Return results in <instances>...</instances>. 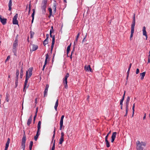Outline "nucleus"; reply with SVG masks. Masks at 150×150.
<instances>
[{
    "instance_id": "29",
    "label": "nucleus",
    "mask_w": 150,
    "mask_h": 150,
    "mask_svg": "<svg viewBox=\"0 0 150 150\" xmlns=\"http://www.w3.org/2000/svg\"><path fill=\"white\" fill-rule=\"evenodd\" d=\"M49 57V55L48 54H46V59L45 60L44 64L46 65L47 63V60Z\"/></svg>"
},
{
    "instance_id": "5",
    "label": "nucleus",
    "mask_w": 150,
    "mask_h": 150,
    "mask_svg": "<svg viewBox=\"0 0 150 150\" xmlns=\"http://www.w3.org/2000/svg\"><path fill=\"white\" fill-rule=\"evenodd\" d=\"M18 45V40L16 39L14 41L13 48V51L14 53H16L17 50V47Z\"/></svg>"
},
{
    "instance_id": "21",
    "label": "nucleus",
    "mask_w": 150,
    "mask_h": 150,
    "mask_svg": "<svg viewBox=\"0 0 150 150\" xmlns=\"http://www.w3.org/2000/svg\"><path fill=\"white\" fill-rule=\"evenodd\" d=\"M40 134V132L37 131V134L34 137V139L35 141L37 140V139Z\"/></svg>"
},
{
    "instance_id": "4",
    "label": "nucleus",
    "mask_w": 150,
    "mask_h": 150,
    "mask_svg": "<svg viewBox=\"0 0 150 150\" xmlns=\"http://www.w3.org/2000/svg\"><path fill=\"white\" fill-rule=\"evenodd\" d=\"M47 0H42V4L41 8L43 13L45 14L46 12V8L47 6Z\"/></svg>"
},
{
    "instance_id": "50",
    "label": "nucleus",
    "mask_w": 150,
    "mask_h": 150,
    "mask_svg": "<svg viewBox=\"0 0 150 150\" xmlns=\"http://www.w3.org/2000/svg\"><path fill=\"white\" fill-rule=\"evenodd\" d=\"M129 103H126V108H128Z\"/></svg>"
},
{
    "instance_id": "9",
    "label": "nucleus",
    "mask_w": 150,
    "mask_h": 150,
    "mask_svg": "<svg viewBox=\"0 0 150 150\" xmlns=\"http://www.w3.org/2000/svg\"><path fill=\"white\" fill-rule=\"evenodd\" d=\"M84 70L86 71H90L91 72H92L93 71L92 69L90 67V65H85L84 67Z\"/></svg>"
},
{
    "instance_id": "23",
    "label": "nucleus",
    "mask_w": 150,
    "mask_h": 150,
    "mask_svg": "<svg viewBox=\"0 0 150 150\" xmlns=\"http://www.w3.org/2000/svg\"><path fill=\"white\" fill-rule=\"evenodd\" d=\"M58 105V100L57 99L55 103L54 108L56 111L57 110V108Z\"/></svg>"
},
{
    "instance_id": "14",
    "label": "nucleus",
    "mask_w": 150,
    "mask_h": 150,
    "mask_svg": "<svg viewBox=\"0 0 150 150\" xmlns=\"http://www.w3.org/2000/svg\"><path fill=\"white\" fill-rule=\"evenodd\" d=\"M117 134V132H114L112 134V135L111 137V142H113L114 141L115 138L116 137V135Z\"/></svg>"
},
{
    "instance_id": "54",
    "label": "nucleus",
    "mask_w": 150,
    "mask_h": 150,
    "mask_svg": "<svg viewBox=\"0 0 150 150\" xmlns=\"http://www.w3.org/2000/svg\"><path fill=\"white\" fill-rule=\"evenodd\" d=\"M46 39H48L49 37V35L48 34H47L46 35Z\"/></svg>"
},
{
    "instance_id": "8",
    "label": "nucleus",
    "mask_w": 150,
    "mask_h": 150,
    "mask_svg": "<svg viewBox=\"0 0 150 150\" xmlns=\"http://www.w3.org/2000/svg\"><path fill=\"white\" fill-rule=\"evenodd\" d=\"M18 16V14L16 13L14 16L13 19V24H18V21L17 19Z\"/></svg>"
},
{
    "instance_id": "49",
    "label": "nucleus",
    "mask_w": 150,
    "mask_h": 150,
    "mask_svg": "<svg viewBox=\"0 0 150 150\" xmlns=\"http://www.w3.org/2000/svg\"><path fill=\"white\" fill-rule=\"evenodd\" d=\"M141 144H142V145H143L144 146H145L146 145V144L145 142H142L141 143Z\"/></svg>"
},
{
    "instance_id": "20",
    "label": "nucleus",
    "mask_w": 150,
    "mask_h": 150,
    "mask_svg": "<svg viewBox=\"0 0 150 150\" xmlns=\"http://www.w3.org/2000/svg\"><path fill=\"white\" fill-rule=\"evenodd\" d=\"M38 46L37 45L33 44L32 45V51H35L38 49Z\"/></svg>"
},
{
    "instance_id": "18",
    "label": "nucleus",
    "mask_w": 150,
    "mask_h": 150,
    "mask_svg": "<svg viewBox=\"0 0 150 150\" xmlns=\"http://www.w3.org/2000/svg\"><path fill=\"white\" fill-rule=\"evenodd\" d=\"M32 116L31 115L29 117L27 121V124L28 126H29L30 125V124L31 123L32 120Z\"/></svg>"
},
{
    "instance_id": "55",
    "label": "nucleus",
    "mask_w": 150,
    "mask_h": 150,
    "mask_svg": "<svg viewBox=\"0 0 150 150\" xmlns=\"http://www.w3.org/2000/svg\"><path fill=\"white\" fill-rule=\"evenodd\" d=\"M64 116L63 115H62L61 117L60 120H63V119L64 118Z\"/></svg>"
},
{
    "instance_id": "19",
    "label": "nucleus",
    "mask_w": 150,
    "mask_h": 150,
    "mask_svg": "<svg viewBox=\"0 0 150 150\" xmlns=\"http://www.w3.org/2000/svg\"><path fill=\"white\" fill-rule=\"evenodd\" d=\"M12 5V0H9V2L8 4V10L9 11H11L12 8L11 6Z\"/></svg>"
},
{
    "instance_id": "46",
    "label": "nucleus",
    "mask_w": 150,
    "mask_h": 150,
    "mask_svg": "<svg viewBox=\"0 0 150 150\" xmlns=\"http://www.w3.org/2000/svg\"><path fill=\"white\" fill-rule=\"evenodd\" d=\"M86 36H85V37L83 39L82 41V44H83L85 40H86Z\"/></svg>"
},
{
    "instance_id": "47",
    "label": "nucleus",
    "mask_w": 150,
    "mask_h": 150,
    "mask_svg": "<svg viewBox=\"0 0 150 150\" xmlns=\"http://www.w3.org/2000/svg\"><path fill=\"white\" fill-rule=\"evenodd\" d=\"M74 48L73 50L72 51L71 54V55H70V58H71V59H72V54L73 53V52H74Z\"/></svg>"
},
{
    "instance_id": "64",
    "label": "nucleus",
    "mask_w": 150,
    "mask_h": 150,
    "mask_svg": "<svg viewBox=\"0 0 150 150\" xmlns=\"http://www.w3.org/2000/svg\"><path fill=\"white\" fill-rule=\"evenodd\" d=\"M149 57L150 58V51L149 52Z\"/></svg>"
},
{
    "instance_id": "30",
    "label": "nucleus",
    "mask_w": 150,
    "mask_h": 150,
    "mask_svg": "<svg viewBox=\"0 0 150 150\" xmlns=\"http://www.w3.org/2000/svg\"><path fill=\"white\" fill-rule=\"evenodd\" d=\"M33 142L32 141H30V145L29 146V149L30 150H31L32 147L33 145Z\"/></svg>"
},
{
    "instance_id": "33",
    "label": "nucleus",
    "mask_w": 150,
    "mask_h": 150,
    "mask_svg": "<svg viewBox=\"0 0 150 150\" xmlns=\"http://www.w3.org/2000/svg\"><path fill=\"white\" fill-rule=\"evenodd\" d=\"M55 147V140L54 141V142L51 149V150H54Z\"/></svg>"
},
{
    "instance_id": "40",
    "label": "nucleus",
    "mask_w": 150,
    "mask_h": 150,
    "mask_svg": "<svg viewBox=\"0 0 150 150\" xmlns=\"http://www.w3.org/2000/svg\"><path fill=\"white\" fill-rule=\"evenodd\" d=\"M130 99V98L128 96L127 97V100H126V103H129Z\"/></svg>"
},
{
    "instance_id": "11",
    "label": "nucleus",
    "mask_w": 150,
    "mask_h": 150,
    "mask_svg": "<svg viewBox=\"0 0 150 150\" xmlns=\"http://www.w3.org/2000/svg\"><path fill=\"white\" fill-rule=\"evenodd\" d=\"M0 20L3 25H4L6 24L7 19L5 18H2L1 15H0Z\"/></svg>"
},
{
    "instance_id": "35",
    "label": "nucleus",
    "mask_w": 150,
    "mask_h": 150,
    "mask_svg": "<svg viewBox=\"0 0 150 150\" xmlns=\"http://www.w3.org/2000/svg\"><path fill=\"white\" fill-rule=\"evenodd\" d=\"M134 108H135V103H134L133 104V106L132 107V110H133V114L132 115V116H133V115L134 114Z\"/></svg>"
},
{
    "instance_id": "27",
    "label": "nucleus",
    "mask_w": 150,
    "mask_h": 150,
    "mask_svg": "<svg viewBox=\"0 0 150 150\" xmlns=\"http://www.w3.org/2000/svg\"><path fill=\"white\" fill-rule=\"evenodd\" d=\"M105 139V142L106 143V145L107 147H109L110 146V143L108 141V139Z\"/></svg>"
},
{
    "instance_id": "2",
    "label": "nucleus",
    "mask_w": 150,
    "mask_h": 150,
    "mask_svg": "<svg viewBox=\"0 0 150 150\" xmlns=\"http://www.w3.org/2000/svg\"><path fill=\"white\" fill-rule=\"evenodd\" d=\"M135 24V14H134L133 18V21L132 24L131 25V33L130 38V40H132V37L133 36V33L134 31V26Z\"/></svg>"
},
{
    "instance_id": "51",
    "label": "nucleus",
    "mask_w": 150,
    "mask_h": 150,
    "mask_svg": "<svg viewBox=\"0 0 150 150\" xmlns=\"http://www.w3.org/2000/svg\"><path fill=\"white\" fill-rule=\"evenodd\" d=\"M10 58V56H8L7 57V58L5 61V62H6L8 60H9V59Z\"/></svg>"
},
{
    "instance_id": "48",
    "label": "nucleus",
    "mask_w": 150,
    "mask_h": 150,
    "mask_svg": "<svg viewBox=\"0 0 150 150\" xmlns=\"http://www.w3.org/2000/svg\"><path fill=\"white\" fill-rule=\"evenodd\" d=\"M139 72V70L137 68L136 69V74H138Z\"/></svg>"
},
{
    "instance_id": "32",
    "label": "nucleus",
    "mask_w": 150,
    "mask_h": 150,
    "mask_svg": "<svg viewBox=\"0 0 150 150\" xmlns=\"http://www.w3.org/2000/svg\"><path fill=\"white\" fill-rule=\"evenodd\" d=\"M30 38H32L33 37V35L34 34V33L33 32L31 31L30 32Z\"/></svg>"
},
{
    "instance_id": "25",
    "label": "nucleus",
    "mask_w": 150,
    "mask_h": 150,
    "mask_svg": "<svg viewBox=\"0 0 150 150\" xmlns=\"http://www.w3.org/2000/svg\"><path fill=\"white\" fill-rule=\"evenodd\" d=\"M63 120H60V130H62V127L63 126Z\"/></svg>"
},
{
    "instance_id": "56",
    "label": "nucleus",
    "mask_w": 150,
    "mask_h": 150,
    "mask_svg": "<svg viewBox=\"0 0 150 150\" xmlns=\"http://www.w3.org/2000/svg\"><path fill=\"white\" fill-rule=\"evenodd\" d=\"M30 11V5L29 7V10L28 11V13H29Z\"/></svg>"
},
{
    "instance_id": "60",
    "label": "nucleus",
    "mask_w": 150,
    "mask_h": 150,
    "mask_svg": "<svg viewBox=\"0 0 150 150\" xmlns=\"http://www.w3.org/2000/svg\"><path fill=\"white\" fill-rule=\"evenodd\" d=\"M55 135H53L52 137V141L54 139V138Z\"/></svg>"
},
{
    "instance_id": "17",
    "label": "nucleus",
    "mask_w": 150,
    "mask_h": 150,
    "mask_svg": "<svg viewBox=\"0 0 150 150\" xmlns=\"http://www.w3.org/2000/svg\"><path fill=\"white\" fill-rule=\"evenodd\" d=\"M52 8L53 10V12L54 13H55L56 11L57 4L56 2L55 1H54V2L53 3Z\"/></svg>"
},
{
    "instance_id": "43",
    "label": "nucleus",
    "mask_w": 150,
    "mask_h": 150,
    "mask_svg": "<svg viewBox=\"0 0 150 150\" xmlns=\"http://www.w3.org/2000/svg\"><path fill=\"white\" fill-rule=\"evenodd\" d=\"M33 13L32 14L31 16H32V18H33V19H34V14H35V10H34V9H33Z\"/></svg>"
},
{
    "instance_id": "53",
    "label": "nucleus",
    "mask_w": 150,
    "mask_h": 150,
    "mask_svg": "<svg viewBox=\"0 0 150 150\" xmlns=\"http://www.w3.org/2000/svg\"><path fill=\"white\" fill-rule=\"evenodd\" d=\"M55 127H54V130L53 131V134L54 135H55Z\"/></svg>"
},
{
    "instance_id": "62",
    "label": "nucleus",
    "mask_w": 150,
    "mask_h": 150,
    "mask_svg": "<svg viewBox=\"0 0 150 150\" xmlns=\"http://www.w3.org/2000/svg\"><path fill=\"white\" fill-rule=\"evenodd\" d=\"M76 43H77V42H76V40H75V41H74V45H76Z\"/></svg>"
},
{
    "instance_id": "31",
    "label": "nucleus",
    "mask_w": 150,
    "mask_h": 150,
    "mask_svg": "<svg viewBox=\"0 0 150 150\" xmlns=\"http://www.w3.org/2000/svg\"><path fill=\"white\" fill-rule=\"evenodd\" d=\"M48 39H46L44 41L43 44L44 46H45L48 43Z\"/></svg>"
},
{
    "instance_id": "61",
    "label": "nucleus",
    "mask_w": 150,
    "mask_h": 150,
    "mask_svg": "<svg viewBox=\"0 0 150 150\" xmlns=\"http://www.w3.org/2000/svg\"><path fill=\"white\" fill-rule=\"evenodd\" d=\"M129 71H128V70L127 72V75H129Z\"/></svg>"
},
{
    "instance_id": "12",
    "label": "nucleus",
    "mask_w": 150,
    "mask_h": 150,
    "mask_svg": "<svg viewBox=\"0 0 150 150\" xmlns=\"http://www.w3.org/2000/svg\"><path fill=\"white\" fill-rule=\"evenodd\" d=\"M49 87V85L48 84H46L45 90L44 91V97H46L47 96V93Z\"/></svg>"
},
{
    "instance_id": "16",
    "label": "nucleus",
    "mask_w": 150,
    "mask_h": 150,
    "mask_svg": "<svg viewBox=\"0 0 150 150\" xmlns=\"http://www.w3.org/2000/svg\"><path fill=\"white\" fill-rule=\"evenodd\" d=\"M146 28L145 26H144L143 27V35H144L146 37V40L147 39V35L146 32Z\"/></svg>"
},
{
    "instance_id": "58",
    "label": "nucleus",
    "mask_w": 150,
    "mask_h": 150,
    "mask_svg": "<svg viewBox=\"0 0 150 150\" xmlns=\"http://www.w3.org/2000/svg\"><path fill=\"white\" fill-rule=\"evenodd\" d=\"M150 62V57H149L148 61V63H149Z\"/></svg>"
},
{
    "instance_id": "15",
    "label": "nucleus",
    "mask_w": 150,
    "mask_h": 150,
    "mask_svg": "<svg viewBox=\"0 0 150 150\" xmlns=\"http://www.w3.org/2000/svg\"><path fill=\"white\" fill-rule=\"evenodd\" d=\"M10 139L9 138L7 139V141L6 143L4 150H7L10 142Z\"/></svg>"
},
{
    "instance_id": "34",
    "label": "nucleus",
    "mask_w": 150,
    "mask_h": 150,
    "mask_svg": "<svg viewBox=\"0 0 150 150\" xmlns=\"http://www.w3.org/2000/svg\"><path fill=\"white\" fill-rule=\"evenodd\" d=\"M9 96V94L8 93H6V100L7 102H8L9 99L8 97Z\"/></svg>"
},
{
    "instance_id": "6",
    "label": "nucleus",
    "mask_w": 150,
    "mask_h": 150,
    "mask_svg": "<svg viewBox=\"0 0 150 150\" xmlns=\"http://www.w3.org/2000/svg\"><path fill=\"white\" fill-rule=\"evenodd\" d=\"M26 140V136L24 135L23 137L21 143V148L23 149V150H24L25 149Z\"/></svg>"
},
{
    "instance_id": "59",
    "label": "nucleus",
    "mask_w": 150,
    "mask_h": 150,
    "mask_svg": "<svg viewBox=\"0 0 150 150\" xmlns=\"http://www.w3.org/2000/svg\"><path fill=\"white\" fill-rule=\"evenodd\" d=\"M129 111V109L128 108H126V112H127V113H128V112Z\"/></svg>"
},
{
    "instance_id": "28",
    "label": "nucleus",
    "mask_w": 150,
    "mask_h": 150,
    "mask_svg": "<svg viewBox=\"0 0 150 150\" xmlns=\"http://www.w3.org/2000/svg\"><path fill=\"white\" fill-rule=\"evenodd\" d=\"M23 67H22L21 68V73H20L21 78H22V77L23 76Z\"/></svg>"
},
{
    "instance_id": "13",
    "label": "nucleus",
    "mask_w": 150,
    "mask_h": 150,
    "mask_svg": "<svg viewBox=\"0 0 150 150\" xmlns=\"http://www.w3.org/2000/svg\"><path fill=\"white\" fill-rule=\"evenodd\" d=\"M54 42H55V35H54L52 37V45L51 47V52H52V51L53 50L54 45Z\"/></svg>"
},
{
    "instance_id": "52",
    "label": "nucleus",
    "mask_w": 150,
    "mask_h": 150,
    "mask_svg": "<svg viewBox=\"0 0 150 150\" xmlns=\"http://www.w3.org/2000/svg\"><path fill=\"white\" fill-rule=\"evenodd\" d=\"M123 101H122V100H120V104L121 105H123Z\"/></svg>"
},
{
    "instance_id": "63",
    "label": "nucleus",
    "mask_w": 150,
    "mask_h": 150,
    "mask_svg": "<svg viewBox=\"0 0 150 150\" xmlns=\"http://www.w3.org/2000/svg\"><path fill=\"white\" fill-rule=\"evenodd\" d=\"M131 66H132V64L130 63L129 64V68H131Z\"/></svg>"
},
{
    "instance_id": "39",
    "label": "nucleus",
    "mask_w": 150,
    "mask_h": 150,
    "mask_svg": "<svg viewBox=\"0 0 150 150\" xmlns=\"http://www.w3.org/2000/svg\"><path fill=\"white\" fill-rule=\"evenodd\" d=\"M18 80H15V87L16 88L18 86Z\"/></svg>"
},
{
    "instance_id": "26",
    "label": "nucleus",
    "mask_w": 150,
    "mask_h": 150,
    "mask_svg": "<svg viewBox=\"0 0 150 150\" xmlns=\"http://www.w3.org/2000/svg\"><path fill=\"white\" fill-rule=\"evenodd\" d=\"M19 71L18 70H16V77L15 78V80H18V76L19 74Z\"/></svg>"
},
{
    "instance_id": "57",
    "label": "nucleus",
    "mask_w": 150,
    "mask_h": 150,
    "mask_svg": "<svg viewBox=\"0 0 150 150\" xmlns=\"http://www.w3.org/2000/svg\"><path fill=\"white\" fill-rule=\"evenodd\" d=\"M146 113H145L144 114V117H143V119L144 120V119H145V118H146Z\"/></svg>"
},
{
    "instance_id": "41",
    "label": "nucleus",
    "mask_w": 150,
    "mask_h": 150,
    "mask_svg": "<svg viewBox=\"0 0 150 150\" xmlns=\"http://www.w3.org/2000/svg\"><path fill=\"white\" fill-rule=\"evenodd\" d=\"M125 91L123 95L122 96V99H121V100H122L123 101H124V99H125Z\"/></svg>"
},
{
    "instance_id": "22",
    "label": "nucleus",
    "mask_w": 150,
    "mask_h": 150,
    "mask_svg": "<svg viewBox=\"0 0 150 150\" xmlns=\"http://www.w3.org/2000/svg\"><path fill=\"white\" fill-rule=\"evenodd\" d=\"M41 122L40 121H39L38 125V130L37 131L40 132V129L41 128Z\"/></svg>"
},
{
    "instance_id": "3",
    "label": "nucleus",
    "mask_w": 150,
    "mask_h": 150,
    "mask_svg": "<svg viewBox=\"0 0 150 150\" xmlns=\"http://www.w3.org/2000/svg\"><path fill=\"white\" fill-rule=\"evenodd\" d=\"M69 74L68 73H67L64 78L63 79V83L64 84V87L65 88H68L67 79L69 76Z\"/></svg>"
},
{
    "instance_id": "7",
    "label": "nucleus",
    "mask_w": 150,
    "mask_h": 150,
    "mask_svg": "<svg viewBox=\"0 0 150 150\" xmlns=\"http://www.w3.org/2000/svg\"><path fill=\"white\" fill-rule=\"evenodd\" d=\"M137 149V150H142L143 147L142 146V144L139 141H137L136 142Z\"/></svg>"
},
{
    "instance_id": "38",
    "label": "nucleus",
    "mask_w": 150,
    "mask_h": 150,
    "mask_svg": "<svg viewBox=\"0 0 150 150\" xmlns=\"http://www.w3.org/2000/svg\"><path fill=\"white\" fill-rule=\"evenodd\" d=\"M53 31H54V29H51V30L50 31V37L51 38H52V37H53V36H52V33L53 32Z\"/></svg>"
},
{
    "instance_id": "10",
    "label": "nucleus",
    "mask_w": 150,
    "mask_h": 150,
    "mask_svg": "<svg viewBox=\"0 0 150 150\" xmlns=\"http://www.w3.org/2000/svg\"><path fill=\"white\" fill-rule=\"evenodd\" d=\"M61 137L59 139V144H61L64 141V134L63 132H62L61 134Z\"/></svg>"
},
{
    "instance_id": "24",
    "label": "nucleus",
    "mask_w": 150,
    "mask_h": 150,
    "mask_svg": "<svg viewBox=\"0 0 150 150\" xmlns=\"http://www.w3.org/2000/svg\"><path fill=\"white\" fill-rule=\"evenodd\" d=\"M145 74H146L145 72H144L140 74V76H141V79L142 80L143 79L144 77V76H145Z\"/></svg>"
},
{
    "instance_id": "36",
    "label": "nucleus",
    "mask_w": 150,
    "mask_h": 150,
    "mask_svg": "<svg viewBox=\"0 0 150 150\" xmlns=\"http://www.w3.org/2000/svg\"><path fill=\"white\" fill-rule=\"evenodd\" d=\"M80 35V33H79L77 35V36H76V42H77V41L78 40V38L79 37V35Z\"/></svg>"
},
{
    "instance_id": "44",
    "label": "nucleus",
    "mask_w": 150,
    "mask_h": 150,
    "mask_svg": "<svg viewBox=\"0 0 150 150\" xmlns=\"http://www.w3.org/2000/svg\"><path fill=\"white\" fill-rule=\"evenodd\" d=\"M71 46V44L69 45L67 47V50L70 51Z\"/></svg>"
},
{
    "instance_id": "45",
    "label": "nucleus",
    "mask_w": 150,
    "mask_h": 150,
    "mask_svg": "<svg viewBox=\"0 0 150 150\" xmlns=\"http://www.w3.org/2000/svg\"><path fill=\"white\" fill-rule=\"evenodd\" d=\"M37 111L35 113V115L34 117V118H33L34 123H35V118H36V116H37Z\"/></svg>"
},
{
    "instance_id": "42",
    "label": "nucleus",
    "mask_w": 150,
    "mask_h": 150,
    "mask_svg": "<svg viewBox=\"0 0 150 150\" xmlns=\"http://www.w3.org/2000/svg\"><path fill=\"white\" fill-rule=\"evenodd\" d=\"M111 131H110V132L108 133L106 136H105V139H108V137L109 136V135Z\"/></svg>"
},
{
    "instance_id": "1",
    "label": "nucleus",
    "mask_w": 150,
    "mask_h": 150,
    "mask_svg": "<svg viewBox=\"0 0 150 150\" xmlns=\"http://www.w3.org/2000/svg\"><path fill=\"white\" fill-rule=\"evenodd\" d=\"M32 69L33 68L32 67H30L29 68L28 71H26L25 75L26 78L24 86V91H26L25 90V89L27 88L28 87L29 85L27 84L28 82V79L31 77V76L32 75Z\"/></svg>"
},
{
    "instance_id": "37",
    "label": "nucleus",
    "mask_w": 150,
    "mask_h": 150,
    "mask_svg": "<svg viewBox=\"0 0 150 150\" xmlns=\"http://www.w3.org/2000/svg\"><path fill=\"white\" fill-rule=\"evenodd\" d=\"M48 10L50 12V15H52V9L51 8H48Z\"/></svg>"
}]
</instances>
